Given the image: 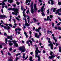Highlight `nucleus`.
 <instances>
[{"instance_id": "obj_1", "label": "nucleus", "mask_w": 61, "mask_h": 61, "mask_svg": "<svg viewBox=\"0 0 61 61\" xmlns=\"http://www.w3.org/2000/svg\"><path fill=\"white\" fill-rule=\"evenodd\" d=\"M19 49L21 51V53H23V52H24L26 51V49L25 47L24 46L20 47L19 48Z\"/></svg>"}, {"instance_id": "obj_2", "label": "nucleus", "mask_w": 61, "mask_h": 61, "mask_svg": "<svg viewBox=\"0 0 61 61\" xmlns=\"http://www.w3.org/2000/svg\"><path fill=\"white\" fill-rule=\"evenodd\" d=\"M13 10L15 12V13L14 12H12V14L13 15H17L19 12L18 9L15 8L14 9V10Z\"/></svg>"}, {"instance_id": "obj_3", "label": "nucleus", "mask_w": 61, "mask_h": 61, "mask_svg": "<svg viewBox=\"0 0 61 61\" xmlns=\"http://www.w3.org/2000/svg\"><path fill=\"white\" fill-rule=\"evenodd\" d=\"M33 2H32L30 5V6L31 7V8H30V11L31 13L32 14H34V7L33 6Z\"/></svg>"}, {"instance_id": "obj_4", "label": "nucleus", "mask_w": 61, "mask_h": 61, "mask_svg": "<svg viewBox=\"0 0 61 61\" xmlns=\"http://www.w3.org/2000/svg\"><path fill=\"white\" fill-rule=\"evenodd\" d=\"M48 42L49 43H50L48 45V46H51V49H53V44L51 43V42L50 41H48Z\"/></svg>"}, {"instance_id": "obj_5", "label": "nucleus", "mask_w": 61, "mask_h": 61, "mask_svg": "<svg viewBox=\"0 0 61 61\" xmlns=\"http://www.w3.org/2000/svg\"><path fill=\"white\" fill-rule=\"evenodd\" d=\"M38 52L39 53H41V51L38 50V47H37L36 48L35 51V56L36 57H37V55H38V52Z\"/></svg>"}, {"instance_id": "obj_6", "label": "nucleus", "mask_w": 61, "mask_h": 61, "mask_svg": "<svg viewBox=\"0 0 61 61\" xmlns=\"http://www.w3.org/2000/svg\"><path fill=\"white\" fill-rule=\"evenodd\" d=\"M7 0H4L2 2V3H0V5H5V2H7Z\"/></svg>"}, {"instance_id": "obj_7", "label": "nucleus", "mask_w": 61, "mask_h": 61, "mask_svg": "<svg viewBox=\"0 0 61 61\" xmlns=\"http://www.w3.org/2000/svg\"><path fill=\"white\" fill-rule=\"evenodd\" d=\"M12 42L14 44V46H15L17 47L18 46V44H17L16 43V41H12Z\"/></svg>"}, {"instance_id": "obj_8", "label": "nucleus", "mask_w": 61, "mask_h": 61, "mask_svg": "<svg viewBox=\"0 0 61 61\" xmlns=\"http://www.w3.org/2000/svg\"><path fill=\"white\" fill-rule=\"evenodd\" d=\"M10 26H4V28L5 29H6L7 30H8L9 29H10Z\"/></svg>"}, {"instance_id": "obj_9", "label": "nucleus", "mask_w": 61, "mask_h": 61, "mask_svg": "<svg viewBox=\"0 0 61 61\" xmlns=\"http://www.w3.org/2000/svg\"><path fill=\"white\" fill-rule=\"evenodd\" d=\"M29 42H30L31 45H33L32 41L30 40H29V41H27L26 42V44H29Z\"/></svg>"}, {"instance_id": "obj_10", "label": "nucleus", "mask_w": 61, "mask_h": 61, "mask_svg": "<svg viewBox=\"0 0 61 61\" xmlns=\"http://www.w3.org/2000/svg\"><path fill=\"white\" fill-rule=\"evenodd\" d=\"M7 37L8 39H10V40H13L12 38H13V37H12V35H11L10 36H7Z\"/></svg>"}, {"instance_id": "obj_11", "label": "nucleus", "mask_w": 61, "mask_h": 61, "mask_svg": "<svg viewBox=\"0 0 61 61\" xmlns=\"http://www.w3.org/2000/svg\"><path fill=\"white\" fill-rule=\"evenodd\" d=\"M35 36L37 38H39L40 37L39 35H37V33H35Z\"/></svg>"}, {"instance_id": "obj_12", "label": "nucleus", "mask_w": 61, "mask_h": 61, "mask_svg": "<svg viewBox=\"0 0 61 61\" xmlns=\"http://www.w3.org/2000/svg\"><path fill=\"white\" fill-rule=\"evenodd\" d=\"M55 57V56L54 55H51L49 56L48 58L49 59H52V58H54V57Z\"/></svg>"}, {"instance_id": "obj_13", "label": "nucleus", "mask_w": 61, "mask_h": 61, "mask_svg": "<svg viewBox=\"0 0 61 61\" xmlns=\"http://www.w3.org/2000/svg\"><path fill=\"white\" fill-rule=\"evenodd\" d=\"M6 18V16L5 15H0V18H1V19H3L4 18Z\"/></svg>"}, {"instance_id": "obj_14", "label": "nucleus", "mask_w": 61, "mask_h": 61, "mask_svg": "<svg viewBox=\"0 0 61 61\" xmlns=\"http://www.w3.org/2000/svg\"><path fill=\"white\" fill-rule=\"evenodd\" d=\"M15 8L14 7L13 8H9L8 9V10L9 11H10V10H11V11H13V10H14V9Z\"/></svg>"}, {"instance_id": "obj_15", "label": "nucleus", "mask_w": 61, "mask_h": 61, "mask_svg": "<svg viewBox=\"0 0 61 61\" xmlns=\"http://www.w3.org/2000/svg\"><path fill=\"white\" fill-rule=\"evenodd\" d=\"M17 30L21 31V29L20 28H18L17 29H15V31H17V32H16V34H17Z\"/></svg>"}, {"instance_id": "obj_16", "label": "nucleus", "mask_w": 61, "mask_h": 61, "mask_svg": "<svg viewBox=\"0 0 61 61\" xmlns=\"http://www.w3.org/2000/svg\"><path fill=\"white\" fill-rule=\"evenodd\" d=\"M49 20L50 21H51V19H50V18H49V16H48L47 17V21H48V20Z\"/></svg>"}, {"instance_id": "obj_17", "label": "nucleus", "mask_w": 61, "mask_h": 61, "mask_svg": "<svg viewBox=\"0 0 61 61\" xmlns=\"http://www.w3.org/2000/svg\"><path fill=\"white\" fill-rule=\"evenodd\" d=\"M24 17L25 18V17H27V19H28V20L30 19V17H29L28 16H26L25 15H24Z\"/></svg>"}, {"instance_id": "obj_18", "label": "nucleus", "mask_w": 61, "mask_h": 61, "mask_svg": "<svg viewBox=\"0 0 61 61\" xmlns=\"http://www.w3.org/2000/svg\"><path fill=\"white\" fill-rule=\"evenodd\" d=\"M31 1L30 0H26L25 2V4H27L28 3H30Z\"/></svg>"}, {"instance_id": "obj_19", "label": "nucleus", "mask_w": 61, "mask_h": 61, "mask_svg": "<svg viewBox=\"0 0 61 61\" xmlns=\"http://www.w3.org/2000/svg\"><path fill=\"white\" fill-rule=\"evenodd\" d=\"M38 57V61H40V57H39V55H37V57Z\"/></svg>"}, {"instance_id": "obj_20", "label": "nucleus", "mask_w": 61, "mask_h": 61, "mask_svg": "<svg viewBox=\"0 0 61 61\" xmlns=\"http://www.w3.org/2000/svg\"><path fill=\"white\" fill-rule=\"evenodd\" d=\"M60 10H61V8H60L57 10H56V12H58V13H59V11H60Z\"/></svg>"}, {"instance_id": "obj_21", "label": "nucleus", "mask_w": 61, "mask_h": 61, "mask_svg": "<svg viewBox=\"0 0 61 61\" xmlns=\"http://www.w3.org/2000/svg\"><path fill=\"white\" fill-rule=\"evenodd\" d=\"M53 38L54 40L55 41V43H56V42H57V40H56V38H55V37H53Z\"/></svg>"}, {"instance_id": "obj_22", "label": "nucleus", "mask_w": 61, "mask_h": 61, "mask_svg": "<svg viewBox=\"0 0 61 61\" xmlns=\"http://www.w3.org/2000/svg\"><path fill=\"white\" fill-rule=\"evenodd\" d=\"M32 58H33V57H30L29 60L30 61H34L33 60H32Z\"/></svg>"}, {"instance_id": "obj_23", "label": "nucleus", "mask_w": 61, "mask_h": 61, "mask_svg": "<svg viewBox=\"0 0 61 61\" xmlns=\"http://www.w3.org/2000/svg\"><path fill=\"white\" fill-rule=\"evenodd\" d=\"M24 34L25 35L26 37V38L28 36V35H27V33H26V32H24Z\"/></svg>"}, {"instance_id": "obj_24", "label": "nucleus", "mask_w": 61, "mask_h": 61, "mask_svg": "<svg viewBox=\"0 0 61 61\" xmlns=\"http://www.w3.org/2000/svg\"><path fill=\"white\" fill-rule=\"evenodd\" d=\"M25 25L26 26H29V24H28V23H26L25 24Z\"/></svg>"}, {"instance_id": "obj_25", "label": "nucleus", "mask_w": 61, "mask_h": 61, "mask_svg": "<svg viewBox=\"0 0 61 61\" xmlns=\"http://www.w3.org/2000/svg\"><path fill=\"white\" fill-rule=\"evenodd\" d=\"M34 8H36V4H34Z\"/></svg>"}, {"instance_id": "obj_26", "label": "nucleus", "mask_w": 61, "mask_h": 61, "mask_svg": "<svg viewBox=\"0 0 61 61\" xmlns=\"http://www.w3.org/2000/svg\"><path fill=\"white\" fill-rule=\"evenodd\" d=\"M56 8H53V12H55V10H56Z\"/></svg>"}, {"instance_id": "obj_27", "label": "nucleus", "mask_w": 61, "mask_h": 61, "mask_svg": "<svg viewBox=\"0 0 61 61\" xmlns=\"http://www.w3.org/2000/svg\"><path fill=\"white\" fill-rule=\"evenodd\" d=\"M33 19L34 20L35 23H36V21H37L36 20V19L35 18H33Z\"/></svg>"}, {"instance_id": "obj_28", "label": "nucleus", "mask_w": 61, "mask_h": 61, "mask_svg": "<svg viewBox=\"0 0 61 61\" xmlns=\"http://www.w3.org/2000/svg\"><path fill=\"white\" fill-rule=\"evenodd\" d=\"M5 43L6 44H7V38H5Z\"/></svg>"}, {"instance_id": "obj_29", "label": "nucleus", "mask_w": 61, "mask_h": 61, "mask_svg": "<svg viewBox=\"0 0 61 61\" xmlns=\"http://www.w3.org/2000/svg\"><path fill=\"white\" fill-rule=\"evenodd\" d=\"M19 58H18V57H17L15 58V60L16 61H17V60H19Z\"/></svg>"}, {"instance_id": "obj_30", "label": "nucleus", "mask_w": 61, "mask_h": 61, "mask_svg": "<svg viewBox=\"0 0 61 61\" xmlns=\"http://www.w3.org/2000/svg\"><path fill=\"white\" fill-rule=\"evenodd\" d=\"M8 25H9V26H10L11 27H13V26H12V25L11 24H8Z\"/></svg>"}, {"instance_id": "obj_31", "label": "nucleus", "mask_w": 61, "mask_h": 61, "mask_svg": "<svg viewBox=\"0 0 61 61\" xmlns=\"http://www.w3.org/2000/svg\"><path fill=\"white\" fill-rule=\"evenodd\" d=\"M21 54V53H19L16 54V56H17L19 55H20Z\"/></svg>"}, {"instance_id": "obj_32", "label": "nucleus", "mask_w": 61, "mask_h": 61, "mask_svg": "<svg viewBox=\"0 0 61 61\" xmlns=\"http://www.w3.org/2000/svg\"><path fill=\"white\" fill-rule=\"evenodd\" d=\"M9 45H10V46H12V45H13V43L10 42L9 43Z\"/></svg>"}, {"instance_id": "obj_33", "label": "nucleus", "mask_w": 61, "mask_h": 61, "mask_svg": "<svg viewBox=\"0 0 61 61\" xmlns=\"http://www.w3.org/2000/svg\"><path fill=\"white\" fill-rule=\"evenodd\" d=\"M35 31H36V32H39L40 30L38 29H35Z\"/></svg>"}, {"instance_id": "obj_34", "label": "nucleus", "mask_w": 61, "mask_h": 61, "mask_svg": "<svg viewBox=\"0 0 61 61\" xmlns=\"http://www.w3.org/2000/svg\"><path fill=\"white\" fill-rule=\"evenodd\" d=\"M29 9H28L27 11L26 12V14H28V12H29Z\"/></svg>"}, {"instance_id": "obj_35", "label": "nucleus", "mask_w": 61, "mask_h": 61, "mask_svg": "<svg viewBox=\"0 0 61 61\" xmlns=\"http://www.w3.org/2000/svg\"><path fill=\"white\" fill-rule=\"evenodd\" d=\"M58 5H61V2H60L59 1L58 2Z\"/></svg>"}, {"instance_id": "obj_36", "label": "nucleus", "mask_w": 61, "mask_h": 61, "mask_svg": "<svg viewBox=\"0 0 61 61\" xmlns=\"http://www.w3.org/2000/svg\"><path fill=\"white\" fill-rule=\"evenodd\" d=\"M41 15H45V13L44 12H41Z\"/></svg>"}, {"instance_id": "obj_37", "label": "nucleus", "mask_w": 61, "mask_h": 61, "mask_svg": "<svg viewBox=\"0 0 61 61\" xmlns=\"http://www.w3.org/2000/svg\"><path fill=\"white\" fill-rule=\"evenodd\" d=\"M58 30H61V28L60 27H58Z\"/></svg>"}, {"instance_id": "obj_38", "label": "nucleus", "mask_w": 61, "mask_h": 61, "mask_svg": "<svg viewBox=\"0 0 61 61\" xmlns=\"http://www.w3.org/2000/svg\"><path fill=\"white\" fill-rule=\"evenodd\" d=\"M16 19H17L18 21H19L20 20V19H18V17H16L15 18Z\"/></svg>"}, {"instance_id": "obj_39", "label": "nucleus", "mask_w": 61, "mask_h": 61, "mask_svg": "<svg viewBox=\"0 0 61 61\" xmlns=\"http://www.w3.org/2000/svg\"><path fill=\"white\" fill-rule=\"evenodd\" d=\"M13 2V0H10V3H12Z\"/></svg>"}, {"instance_id": "obj_40", "label": "nucleus", "mask_w": 61, "mask_h": 61, "mask_svg": "<svg viewBox=\"0 0 61 61\" xmlns=\"http://www.w3.org/2000/svg\"><path fill=\"white\" fill-rule=\"evenodd\" d=\"M12 6H13L14 7H16V4L13 5H12Z\"/></svg>"}, {"instance_id": "obj_41", "label": "nucleus", "mask_w": 61, "mask_h": 61, "mask_svg": "<svg viewBox=\"0 0 61 61\" xmlns=\"http://www.w3.org/2000/svg\"><path fill=\"white\" fill-rule=\"evenodd\" d=\"M50 55H52V54H53V52L51 51L50 52Z\"/></svg>"}, {"instance_id": "obj_42", "label": "nucleus", "mask_w": 61, "mask_h": 61, "mask_svg": "<svg viewBox=\"0 0 61 61\" xmlns=\"http://www.w3.org/2000/svg\"><path fill=\"white\" fill-rule=\"evenodd\" d=\"M41 12H44V10H43V9H41Z\"/></svg>"}, {"instance_id": "obj_43", "label": "nucleus", "mask_w": 61, "mask_h": 61, "mask_svg": "<svg viewBox=\"0 0 61 61\" xmlns=\"http://www.w3.org/2000/svg\"><path fill=\"white\" fill-rule=\"evenodd\" d=\"M8 54L9 56H11V54L9 52L8 53Z\"/></svg>"}, {"instance_id": "obj_44", "label": "nucleus", "mask_w": 61, "mask_h": 61, "mask_svg": "<svg viewBox=\"0 0 61 61\" xmlns=\"http://www.w3.org/2000/svg\"><path fill=\"white\" fill-rule=\"evenodd\" d=\"M16 4L17 5H19L20 4V3H19L18 2H16Z\"/></svg>"}, {"instance_id": "obj_45", "label": "nucleus", "mask_w": 61, "mask_h": 61, "mask_svg": "<svg viewBox=\"0 0 61 61\" xmlns=\"http://www.w3.org/2000/svg\"><path fill=\"white\" fill-rule=\"evenodd\" d=\"M50 18H53V16L52 15L50 16Z\"/></svg>"}, {"instance_id": "obj_46", "label": "nucleus", "mask_w": 61, "mask_h": 61, "mask_svg": "<svg viewBox=\"0 0 61 61\" xmlns=\"http://www.w3.org/2000/svg\"><path fill=\"white\" fill-rule=\"evenodd\" d=\"M39 36H42V34H41V33H40V32H39Z\"/></svg>"}, {"instance_id": "obj_47", "label": "nucleus", "mask_w": 61, "mask_h": 61, "mask_svg": "<svg viewBox=\"0 0 61 61\" xmlns=\"http://www.w3.org/2000/svg\"><path fill=\"white\" fill-rule=\"evenodd\" d=\"M44 7H45L44 6H42L41 7V9H43L44 8Z\"/></svg>"}, {"instance_id": "obj_48", "label": "nucleus", "mask_w": 61, "mask_h": 61, "mask_svg": "<svg viewBox=\"0 0 61 61\" xmlns=\"http://www.w3.org/2000/svg\"><path fill=\"white\" fill-rule=\"evenodd\" d=\"M31 40L33 42H35V41H34V39L33 38H31Z\"/></svg>"}, {"instance_id": "obj_49", "label": "nucleus", "mask_w": 61, "mask_h": 61, "mask_svg": "<svg viewBox=\"0 0 61 61\" xmlns=\"http://www.w3.org/2000/svg\"><path fill=\"white\" fill-rule=\"evenodd\" d=\"M58 19L59 20H60V21H61V19H60V18H59V17H58Z\"/></svg>"}, {"instance_id": "obj_50", "label": "nucleus", "mask_w": 61, "mask_h": 61, "mask_svg": "<svg viewBox=\"0 0 61 61\" xmlns=\"http://www.w3.org/2000/svg\"><path fill=\"white\" fill-rule=\"evenodd\" d=\"M39 1L41 3H42V0H39Z\"/></svg>"}, {"instance_id": "obj_51", "label": "nucleus", "mask_w": 61, "mask_h": 61, "mask_svg": "<svg viewBox=\"0 0 61 61\" xmlns=\"http://www.w3.org/2000/svg\"><path fill=\"white\" fill-rule=\"evenodd\" d=\"M0 52L2 55H4V53H3V51H1Z\"/></svg>"}, {"instance_id": "obj_52", "label": "nucleus", "mask_w": 61, "mask_h": 61, "mask_svg": "<svg viewBox=\"0 0 61 61\" xmlns=\"http://www.w3.org/2000/svg\"><path fill=\"white\" fill-rule=\"evenodd\" d=\"M1 13H3V9H1Z\"/></svg>"}, {"instance_id": "obj_53", "label": "nucleus", "mask_w": 61, "mask_h": 61, "mask_svg": "<svg viewBox=\"0 0 61 61\" xmlns=\"http://www.w3.org/2000/svg\"><path fill=\"white\" fill-rule=\"evenodd\" d=\"M0 48H2V45H0Z\"/></svg>"}, {"instance_id": "obj_54", "label": "nucleus", "mask_w": 61, "mask_h": 61, "mask_svg": "<svg viewBox=\"0 0 61 61\" xmlns=\"http://www.w3.org/2000/svg\"><path fill=\"white\" fill-rule=\"evenodd\" d=\"M43 53H46V51H45L44 50H43Z\"/></svg>"}, {"instance_id": "obj_55", "label": "nucleus", "mask_w": 61, "mask_h": 61, "mask_svg": "<svg viewBox=\"0 0 61 61\" xmlns=\"http://www.w3.org/2000/svg\"><path fill=\"white\" fill-rule=\"evenodd\" d=\"M12 49V48H10L9 50L10 51H11Z\"/></svg>"}, {"instance_id": "obj_56", "label": "nucleus", "mask_w": 61, "mask_h": 61, "mask_svg": "<svg viewBox=\"0 0 61 61\" xmlns=\"http://www.w3.org/2000/svg\"><path fill=\"white\" fill-rule=\"evenodd\" d=\"M27 58H28V56H27L25 58L24 60H26V59H27Z\"/></svg>"}, {"instance_id": "obj_57", "label": "nucleus", "mask_w": 61, "mask_h": 61, "mask_svg": "<svg viewBox=\"0 0 61 61\" xmlns=\"http://www.w3.org/2000/svg\"><path fill=\"white\" fill-rule=\"evenodd\" d=\"M8 61H12V59H10L9 60H8Z\"/></svg>"}, {"instance_id": "obj_58", "label": "nucleus", "mask_w": 61, "mask_h": 61, "mask_svg": "<svg viewBox=\"0 0 61 61\" xmlns=\"http://www.w3.org/2000/svg\"><path fill=\"white\" fill-rule=\"evenodd\" d=\"M33 52H31L30 53V55H32V54H33Z\"/></svg>"}, {"instance_id": "obj_59", "label": "nucleus", "mask_w": 61, "mask_h": 61, "mask_svg": "<svg viewBox=\"0 0 61 61\" xmlns=\"http://www.w3.org/2000/svg\"><path fill=\"white\" fill-rule=\"evenodd\" d=\"M47 32L48 34H49V30H47Z\"/></svg>"}, {"instance_id": "obj_60", "label": "nucleus", "mask_w": 61, "mask_h": 61, "mask_svg": "<svg viewBox=\"0 0 61 61\" xmlns=\"http://www.w3.org/2000/svg\"><path fill=\"white\" fill-rule=\"evenodd\" d=\"M13 20L14 21V23H15V19H13Z\"/></svg>"}, {"instance_id": "obj_61", "label": "nucleus", "mask_w": 61, "mask_h": 61, "mask_svg": "<svg viewBox=\"0 0 61 61\" xmlns=\"http://www.w3.org/2000/svg\"><path fill=\"white\" fill-rule=\"evenodd\" d=\"M29 33H30V35H31V34H32V32H31V31H30Z\"/></svg>"}, {"instance_id": "obj_62", "label": "nucleus", "mask_w": 61, "mask_h": 61, "mask_svg": "<svg viewBox=\"0 0 61 61\" xmlns=\"http://www.w3.org/2000/svg\"><path fill=\"white\" fill-rule=\"evenodd\" d=\"M59 50H61V47H59Z\"/></svg>"}, {"instance_id": "obj_63", "label": "nucleus", "mask_w": 61, "mask_h": 61, "mask_svg": "<svg viewBox=\"0 0 61 61\" xmlns=\"http://www.w3.org/2000/svg\"><path fill=\"white\" fill-rule=\"evenodd\" d=\"M58 15H61V13H58Z\"/></svg>"}, {"instance_id": "obj_64", "label": "nucleus", "mask_w": 61, "mask_h": 61, "mask_svg": "<svg viewBox=\"0 0 61 61\" xmlns=\"http://www.w3.org/2000/svg\"><path fill=\"white\" fill-rule=\"evenodd\" d=\"M4 34V36H6V33H5Z\"/></svg>"}]
</instances>
